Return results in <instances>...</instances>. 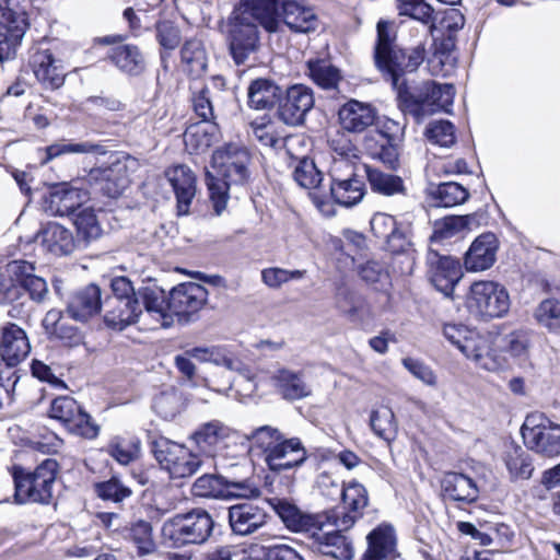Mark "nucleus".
<instances>
[{
    "instance_id": "nucleus-1",
    "label": "nucleus",
    "mask_w": 560,
    "mask_h": 560,
    "mask_svg": "<svg viewBox=\"0 0 560 560\" xmlns=\"http://www.w3.org/2000/svg\"><path fill=\"white\" fill-rule=\"evenodd\" d=\"M269 503L289 530L308 535L320 553L338 560L352 559V544L341 534L345 529L337 527L335 511L310 514L278 498L270 499Z\"/></svg>"
},
{
    "instance_id": "nucleus-2",
    "label": "nucleus",
    "mask_w": 560,
    "mask_h": 560,
    "mask_svg": "<svg viewBox=\"0 0 560 560\" xmlns=\"http://www.w3.org/2000/svg\"><path fill=\"white\" fill-rule=\"evenodd\" d=\"M272 472L281 474L300 468L308 458L307 450L298 436L287 438L272 425H261L246 436Z\"/></svg>"
},
{
    "instance_id": "nucleus-3",
    "label": "nucleus",
    "mask_w": 560,
    "mask_h": 560,
    "mask_svg": "<svg viewBox=\"0 0 560 560\" xmlns=\"http://www.w3.org/2000/svg\"><path fill=\"white\" fill-rule=\"evenodd\" d=\"M377 40L374 49L376 67L387 77L394 89L399 93V86L407 88L405 81H400L405 72H413L423 62L425 49L418 45L408 55L399 49L396 44V34L390 23L380 21L376 25Z\"/></svg>"
},
{
    "instance_id": "nucleus-4",
    "label": "nucleus",
    "mask_w": 560,
    "mask_h": 560,
    "mask_svg": "<svg viewBox=\"0 0 560 560\" xmlns=\"http://www.w3.org/2000/svg\"><path fill=\"white\" fill-rule=\"evenodd\" d=\"M443 336L480 369L487 371L499 369V357L489 334H482L464 324L450 323L443 326Z\"/></svg>"
},
{
    "instance_id": "nucleus-5",
    "label": "nucleus",
    "mask_w": 560,
    "mask_h": 560,
    "mask_svg": "<svg viewBox=\"0 0 560 560\" xmlns=\"http://www.w3.org/2000/svg\"><path fill=\"white\" fill-rule=\"evenodd\" d=\"M213 525L207 511L196 509L166 520L161 528V537L166 546L174 548L201 545L211 536Z\"/></svg>"
},
{
    "instance_id": "nucleus-6",
    "label": "nucleus",
    "mask_w": 560,
    "mask_h": 560,
    "mask_svg": "<svg viewBox=\"0 0 560 560\" xmlns=\"http://www.w3.org/2000/svg\"><path fill=\"white\" fill-rule=\"evenodd\" d=\"M454 95L455 88L452 84L428 81L416 94L410 93L407 88L399 86L397 97L400 108L413 116L417 121H421L439 110L448 112L453 105Z\"/></svg>"
},
{
    "instance_id": "nucleus-7",
    "label": "nucleus",
    "mask_w": 560,
    "mask_h": 560,
    "mask_svg": "<svg viewBox=\"0 0 560 560\" xmlns=\"http://www.w3.org/2000/svg\"><path fill=\"white\" fill-rule=\"evenodd\" d=\"M57 471L58 463L54 458L43 460L33 471L14 467L15 500L19 503H49Z\"/></svg>"
},
{
    "instance_id": "nucleus-8",
    "label": "nucleus",
    "mask_w": 560,
    "mask_h": 560,
    "mask_svg": "<svg viewBox=\"0 0 560 560\" xmlns=\"http://www.w3.org/2000/svg\"><path fill=\"white\" fill-rule=\"evenodd\" d=\"M469 312L485 320L501 318L508 314L511 301L508 290L494 281H475L466 299Z\"/></svg>"
},
{
    "instance_id": "nucleus-9",
    "label": "nucleus",
    "mask_w": 560,
    "mask_h": 560,
    "mask_svg": "<svg viewBox=\"0 0 560 560\" xmlns=\"http://www.w3.org/2000/svg\"><path fill=\"white\" fill-rule=\"evenodd\" d=\"M21 0L0 3V62L13 60L28 28L26 10Z\"/></svg>"
},
{
    "instance_id": "nucleus-10",
    "label": "nucleus",
    "mask_w": 560,
    "mask_h": 560,
    "mask_svg": "<svg viewBox=\"0 0 560 560\" xmlns=\"http://www.w3.org/2000/svg\"><path fill=\"white\" fill-rule=\"evenodd\" d=\"M152 452L161 468L171 478H188L202 465L200 457L185 445L160 436L152 442Z\"/></svg>"
},
{
    "instance_id": "nucleus-11",
    "label": "nucleus",
    "mask_w": 560,
    "mask_h": 560,
    "mask_svg": "<svg viewBox=\"0 0 560 560\" xmlns=\"http://www.w3.org/2000/svg\"><path fill=\"white\" fill-rule=\"evenodd\" d=\"M521 431L528 448L546 457L560 455V425L551 423L542 413L528 415Z\"/></svg>"
},
{
    "instance_id": "nucleus-12",
    "label": "nucleus",
    "mask_w": 560,
    "mask_h": 560,
    "mask_svg": "<svg viewBox=\"0 0 560 560\" xmlns=\"http://www.w3.org/2000/svg\"><path fill=\"white\" fill-rule=\"evenodd\" d=\"M359 167L345 159H335L330 176V192L335 201L343 207H352L364 196V183Z\"/></svg>"
},
{
    "instance_id": "nucleus-13",
    "label": "nucleus",
    "mask_w": 560,
    "mask_h": 560,
    "mask_svg": "<svg viewBox=\"0 0 560 560\" xmlns=\"http://www.w3.org/2000/svg\"><path fill=\"white\" fill-rule=\"evenodd\" d=\"M250 153L244 145L229 143L212 154V167L233 185H245L250 179Z\"/></svg>"
},
{
    "instance_id": "nucleus-14",
    "label": "nucleus",
    "mask_w": 560,
    "mask_h": 560,
    "mask_svg": "<svg viewBox=\"0 0 560 560\" xmlns=\"http://www.w3.org/2000/svg\"><path fill=\"white\" fill-rule=\"evenodd\" d=\"M48 415L73 434L86 439H94L98 434V427L72 397L55 398L50 404Z\"/></svg>"
},
{
    "instance_id": "nucleus-15",
    "label": "nucleus",
    "mask_w": 560,
    "mask_h": 560,
    "mask_svg": "<svg viewBox=\"0 0 560 560\" xmlns=\"http://www.w3.org/2000/svg\"><path fill=\"white\" fill-rule=\"evenodd\" d=\"M315 103L313 90L304 84H294L280 95L278 115L289 126H300Z\"/></svg>"
},
{
    "instance_id": "nucleus-16",
    "label": "nucleus",
    "mask_w": 560,
    "mask_h": 560,
    "mask_svg": "<svg viewBox=\"0 0 560 560\" xmlns=\"http://www.w3.org/2000/svg\"><path fill=\"white\" fill-rule=\"evenodd\" d=\"M282 0H242L236 21L260 25L268 33L280 30L279 8Z\"/></svg>"
},
{
    "instance_id": "nucleus-17",
    "label": "nucleus",
    "mask_w": 560,
    "mask_h": 560,
    "mask_svg": "<svg viewBox=\"0 0 560 560\" xmlns=\"http://www.w3.org/2000/svg\"><path fill=\"white\" fill-rule=\"evenodd\" d=\"M428 277L435 289L448 296L460 280L463 272L457 259L430 250L427 255Z\"/></svg>"
},
{
    "instance_id": "nucleus-18",
    "label": "nucleus",
    "mask_w": 560,
    "mask_h": 560,
    "mask_svg": "<svg viewBox=\"0 0 560 560\" xmlns=\"http://www.w3.org/2000/svg\"><path fill=\"white\" fill-rule=\"evenodd\" d=\"M171 311L179 320H189L208 301L207 289L196 282H184L171 291Z\"/></svg>"
},
{
    "instance_id": "nucleus-19",
    "label": "nucleus",
    "mask_w": 560,
    "mask_h": 560,
    "mask_svg": "<svg viewBox=\"0 0 560 560\" xmlns=\"http://www.w3.org/2000/svg\"><path fill=\"white\" fill-rule=\"evenodd\" d=\"M88 192L68 183L55 185L44 200V209L50 215L66 217L74 213L86 201Z\"/></svg>"
},
{
    "instance_id": "nucleus-20",
    "label": "nucleus",
    "mask_w": 560,
    "mask_h": 560,
    "mask_svg": "<svg viewBox=\"0 0 560 560\" xmlns=\"http://www.w3.org/2000/svg\"><path fill=\"white\" fill-rule=\"evenodd\" d=\"M32 71L38 83L46 90H58L66 81V72L60 59L48 50L35 51L30 60Z\"/></svg>"
},
{
    "instance_id": "nucleus-21",
    "label": "nucleus",
    "mask_w": 560,
    "mask_h": 560,
    "mask_svg": "<svg viewBox=\"0 0 560 560\" xmlns=\"http://www.w3.org/2000/svg\"><path fill=\"white\" fill-rule=\"evenodd\" d=\"M499 249L495 234L488 232L479 235L465 254L464 266L467 271H485L493 266Z\"/></svg>"
},
{
    "instance_id": "nucleus-22",
    "label": "nucleus",
    "mask_w": 560,
    "mask_h": 560,
    "mask_svg": "<svg viewBox=\"0 0 560 560\" xmlns=\"http://www.w3.org/2000/svg\"><path fill=\"white\" fill-rule=\"evenodd\" d=\"M165 176L175 197L178 215H186L196 195V176L186 165H175L166 170Z\"/></svg>"
},
{
    "instance_id": "nucleus-23",
    "label": "nucleus",
    "mask_w": 560,
    "mask_h": 560,
    "mask_svg": "<svg viewBox=\"0 0 560 560\" xmlns=\"http://www.w3.org/2000/svg\"><path fill=\"white\" fill-rule=\"evenodd\" d=\"M266 511L253 503L232 505L229 509V522L234 534L247 536L256 533L267 524Z\"/></svg>"
},
{
    "instance_id": "nucleus-24",
    "label": "nucleus",
    "mask_w": 560,
    "mask_h": 560,
    "mask_svg": "<svg viewBox=\"0 0 560 560\" xmlns=\"http://www.w3.org/2000/svg\"><path fill=\"white\" fill-rule=\"evenodd\" d=\"M341 499L343 508L347 510V512L337 514V520H335V523L340 529H349L362 515V511L368 506V491L363 485L352 480L343 486Z\"/></svg>"
},
{
    "instance_id": "nucleus-25",
    "label": "nucleus",
    "mask_w": 560,
    "mask_h": 560,
    "mask_svg": "<svg viewBox=\"0 0 560 560\" xmlns=\"http://www.w3.org/2000/svg\"><path fill=\"white\" fill-rule=\"evenodd\" d=\"M366 539L368 549L362 560H394L398 557L396 532L390 524H380Z\"/></svg>"
},
{
    "instance_id": "nucleus-26",
    "label": "nucleus",
    "mask_w": 560,
    "mask_h": 560,
    "mask_svg": "<svg viewBox=\"0 0 560 560\" xmlns=\"http://www.w3.org/2000/svg\"><path fill=\"white\" fill-rule=\"evenodd\" d=\"M31 346L25 331L15 324H10L2 329L0 343V362L8 366H16L30 353Z\"/></svg>"
},
{
    "instance_id": "nucleus-27",
    "label": "nucleus",
    "mask_w": 560,
    "mask_h": 560,
    "mask_svg": "<svg viewBox=\"0 0 560 560\" xmlns=\"http://www.w3.org/2000/svg\"><path fill=\"white\" fill-rule=\"evenodd\" d=\"M103 307L105 324L118 330L135 324L142 314L138 299H106Z\"/></svg>"
},
{
    "instance_id": "nucleus-28",
    "label": "nucleus",
    "mask_w": 560,
    "mask_h": 560,
    "mask_svg": "<svg viewBox=\"0 0 560 560\" xmlns=\"http://www.w3.org/2000/svg\"><path fill=\"white\" fill-rule=\"evenodd\" d=\"M259 37L254 23L236 21L230 38V51L236 65H244L249 56L258 49Z\"/></svg>"
},
{
    "instance_id": "nucleus-29",
    "label": "nucleus",
    "mask_w": 560,
    "mask_h": 560,
    "mask_svg": "<svg viewBox=\"0 0 560 560\" xmlns=\"http://www.w3.org/2000/svg\"><path fill=\"white\" fill-rule=\"evenodd\" d=\"M341 128L349 132H362L376 120V109L368 103L350 100L338 110Z\"/></svg>"
},
{
    "instance_id": "nucleus-30",
    "label": "nucleus",
    "mask_w": 560,
    "mask_h": 560,
    "mask_svg": "<svg viewBox=\"0 0 560 560\" xmlns=\"http://www.w3.org/2000/svg\"><path fill=\"white\" fill-rule=\"evenodd\" d=\"M371 231L385 242L392 253H401L409 245L406 232L397 224L394 217L386 213H375L371 219Z\"/></svg>"
},
{
    "instance_id": "nucleus-31",
    "label": "nucleus",
    "mask_w": 560,
    "mask_h": 560,
    "mask_svg": "<svg viewBox=\"0 0 560 560\" xmlns=\"http://www.w3.org/2000/svg\"><path fill=\"white\" fill-rule=\"evenodd\" d=\"M280 20L292 32L308 33L317 27V15L313 8L299 0H282Z\"/></svg>"
},
{
    "instance_id": "nucleus-32",
    "label": "nucleus",
    "mask_w": 560,
    "mask_h": 560,
    "mask_svg": "<svg viewBox=\"0 0 560 560\" xmlns=\"http://www.w3.org/2000/svg\"><path fill=\"white\" fill-rule=\"evenodd\" d=\"M43 247L56 255L71 254L75 248V240L72 232L57 222H48L36 235Z\"/></svg>"
},
{
    "instance_id": "nucleus-33",
    "label": "nucleus",
    "mask_w": 560,
    "mask_h": 560,
    "mask_svg": "<svg viewBox=\"0 0 560 560\" xmlns=\"http://www.w3.org/2000/svg\"><path fill=\"white\" fill-rule=\"evenodd\" d=\"M141 307L162 327H170L174 322L171 311V293L166 298L165 291L159 287H147L139 292Z\"/></svg>"
},
{
    "instance_id": "nucleus-34",
    "label": "nucleus",
    "mask_w": 560,
    "mask_h": 560,
    "mask_svg": "<svg viewBox=\"0 0 560 560\" xmlns=\"http://www.w3.org/2000/svg\"><path fill=\"white\" fill-rule=\"evenodd\" d=\"M103 306L101 289L95 284H89L72 295L67 311L73 319L85 322L98 314Z\"/></svg>"
},
{
    "instance_id": "nucleus-35",
    "label": "nucleus",
    "mask_w": 560,
    "mask_h": 560,
    "mask_svg": "<svg viewBox=\"0 0 560 560\" xmlns=\"http://www.w3.org/2000/svg\"><path fill=\"white\" fill-rule=\"evenodd\" d=\"M442 495L446 500L471 503L478 499V487L468 476L447 472L441 481Z\"/></svg>"
},
{
    "instance_id": "nucleus-36",
    "label": "nucleus",
    "mask_w": 560,
    "mask_h": 560,
    "mask_svg": "<svg viewBox=\"0 0 560 560\" xmlns=\"http://www.w3.org/2000/svg\"><path fill=\"white\" fill-rule=\"evenodd\" d=\"M399 16L415 20L428 27L430 36L438 39L436 15L433 7L425 0H394Z\"/></svg>"
},
{
    "instance_id": "nucleus-37",
    "label": "nucleus",
    "mask_w": 560,
    "mask_h": 560,
    "mask_svg": "<svg viewBox=\"0 0 560 560\" xmlns=\"http://www.w3.org/2000/svg\"><path fill=\"white\" fill-rule=\"evenodd\" d=\"M502 459L512 480H526L532 477L534 471L532 457L522 446L513 443L508 444Z\"/></svg>"
},
{
    "instance_id": "nucleus-38",
    "label": "nucleus",
    "mask_w": 560,
    "mask_h": 560,
    "mask_svg": "<svg viewBox=\"0 0 560 560\" xmlns=\"http://www.w3.org/2000/svg\"><path fill=\"white\" fill-rule=\"evenodd\" d=\"M218 140V128L212 122H197L184 132V143L190 153L207 151Z\"/></svg>"
},
{
    "instance_id": "nucleus-39",
    "label": "nucleus",
    "mask_w": 560,
    "mask_h": 560,
    "mask_svg": "<svg viewBox=\"0 0 560 560\" xmlns=\"http://www.w3.org/2000/svg\"><path fill=\"white\" fill-rule=\"evenodd\" d=\"M281 89L272 81L257 79L248 88V105L255 109L271 108L279 103Z\"/></svg>"
},
{
    "instance_id": "nucleus-40",
    "label": "nucleus",
    "mask_w": 560,
    "mask_h": 560,
    "mask_svg": "<svg viewBox=\"0 0 560 560\" xmlns=\"http://www.w3.org/2000/svg\"><path fill=\"white\" fill-rule=\"evenodd\" d=\"M182 62L185 71L191 77L199 78L208 67V57L201 40L191 38L185 42L182 51Z\"/></svg>"
},
{
    "instance_id": "nucleus-41",
    "label": "nucleus",
    "mask_w": 560,
    "mask_h": 560,
    "mask_svg": "<svg viewBox=\"0 0 560 560\" xmlns=\"http://www.w3.org/2000/svg\"><path fill=\"white\" fill-rule=\"evenodd\" d=\"M361 168L364 171L373 191L384 196L405 194L406 188L401 177L384 173L369 165H362Z\"/></svg>"
},
{
    "instance_id": "nucleus-42",
    "label": "nucleus",
    "mask_w": 560,
    "mask_h": 560,
    "mask_svg": "<svg viewBox=\"0 0 560 560\" xmlns=\"http://www.w3.org/2000/svg\"><path fill=\"white\" fill-rule=\"evenodd\" d=\"M96 173L102 180V191L110 198L120 196L129 185L127 167L122 163H115L109 167L97 170Z\"/></svg>"
},
{
    "instance_id": "nucleus-43",
    "label": "nucleus",
    "mask_w": 560,
    "mask_h": 560,
    "mask_svg": "<svg viewBox=\"0 0 560 560\" xmlns=\"http://www.w3.org/2000/svg\"><path fill=\"white\" fill-rule=\"evenodd\" d=\"M276 386L285 399L296 400L311 394L310 387L303 381L302 374L288 369H281L273 376Z\"/></svg>"
},
{
    "instance_id": "nucleus-44",
    "label": "nucleus",
    "mask_w": 560,
    "mask_h": 560,
    "mask_svg": "<svg viewBox=\"0 0 560 560\" xmlns=\"http://www.w3.org/2000/svg\"><path fill=\"white\" fill-rule=\"evenodd\" d=\"M104 145L91 141L74 142L61 140L46 148V159L43 163H47L66 154H105Z\"/></svg>"
},
{
    "instance_id": "nucleus-45",
    "label": "nucleus",
    "mask_w": 560,
    "mask_h": 560,
    "mask_svg": "<svg viewBox=\"0 0 560 560\" xmlns=\"http://www.w3.org/2000/svg\"><path fill=\"white\" fill-rule=\"evenodd\" d=\"M231 429L221 421L212 420L203 423L192 434V440L206 453H211V447L230 438Z\"/></svg>"
},
{
    "instance_id": "nucleus-46",
    "label": "nucleus",
    "mask_w": 560,
    "mask_h": 560,
    "mask_svg": "<svg viewBox=\"0 0 560 560\" xmlns=\"http://www.w3.org/2000/svg\"><path fill=\"white\" fill-rule=\"evenodd\" d=\"M141 442L137 436H114L107 444V453L119 464L128 465L139 457Z\"/></svg>"
},
{
    "instance_id": "nucleus-47",
    "label": "nucleus",
    "mask_w": 560,
    "mask_h": 560,
    "mask_svg": "<svg viewBox=\"0 0 560 560\" xmlns=\"http://www.w3.org/2000/svg\"><path fill=\"white\" fill-rule=\"evenodd\" d=\"M430 196L436 206L451 208L464 203L469 198V192L458 183L445 182L431 187Z\"/></svg>"
},
{
    "instance_id": "nucleus-48",
    "label": "nucleus",
    "mask_w": 560,
    "mask_h": 560,
    "mask_svg": "<svg viewBox=\"0 0 560 560\" xmlns=\"http://www.w3.org/2000/svg\"><path fill=\"white\" fill-rule=\"evenodd\" d=\"M308 75L315 84L324 90H335L342 80L340 71L326 60H308Z\"/></svg>"
},
{
    "instance_id": "nucleus-49",
    "label": "nucleus",
    "mask_w": 560,
    "mask_h": 560,
    "mask_svg": "<svg viewBox=\"0 0 560 560\" xmlns=\"http://www.w3.org/2000/svg\"><path fill=\"white\" fill-rule=\"evenodd\" d=\"M110 59L122 71L138 73L143 68V58L137 46L120 45L112 49Z\"/></svg>"
},
{
    "instance_id": "nucleus-50",
    "label": "nucleus",
    "mask_w": 560,
    "mask_h": 560,
    "mask_svg": "<svg viewBox=\"0 0 560 560\" xmlns=\"http://www.w3.org/2000/svg\"><path fill=\"white\" fill-rule=\"evenodd\" d=\"M79 242L90 243L101 237L103 230L95 211L91 208L80 210L74 219Z\"/></svg>"
},
{
    "instance_id": "nucleus-51",
    "label": "nucleus",
    "mask_w": 560,
    "mask_h": 560,
    "mask_svg": "<svg viewBox=\"0 0 560 560\" xmlns=\"http://www.w3.org/2000/svg\"><path fill=\"white\" fill-rule=\"evenodd\" d=\"M293 178L299 186L305 189L317 188L323 176L313 160L308 158L298 159L293 167Z\"/></svg>"
},
{
    "instance_id": "nucleus-52",
    "label": "nucleus",
    "mask_w": 560,
    "mask_h": 560,
    "mask_svg": "<svg viewBox=\"0 0 560 560\" xmlns=\"http://www.w3.org/2000/svg\"><path fill=\"white\" fill-rule=\"evenodd\" d=\"M370 424L373 432L384 440L389 441L396 433L395 416L388 407H381L373 410Z\"/></svg>"
},
{
    "instance_id": "nucleus-53",
    "label": "nucleus",
    "mask_w": 560,
    "mask_h": 560,
    "mask_svg": "<svg viewBox=\"0 0 560 560\" xmlns=\"http://www.w3.org/2000/svg\"><path fill=\"white\" fill-rule=\"evenodd\" d=\"M208 354V362H211L215 365H222L230 371H236L240 373L242 377H244L248 382H253L254 374L252 370L238 359L228 354V352L224 349L218 347H210Z\"/></svg>"
},
{
    "instance_id": "nucleus-54",
    "label": "nucleus",
    "mask_w": 560,
    "mask_h": 560,
    "mask_svg": "<svg viewBox=\"0 0 560 560\" xmlns=\"http://www.w3.org/2000/svg\"><path fill=\"white\" fill-rule=\"evenodd\" d=\"M474 221V215L445 217L435 222L433 235L440 240L450 238L456 233L469 228Z\"/></svg>"
},
{
    "instance_id": "nucleus-55",
    "label": "nucleus",
    "mask_w": 560,
    "mask_h": 560,
    "mask_svg": "<svg viewBox=\"0 0 560 560\" xmlns=\"http://www.w3.org/2000/svg\"><path fill=\"white\" fill-rule=\"evenodd\" d=\"M182 397L175 389H170L158 395L153 402L155 412L163 419L171 420L182 409Z\"/></svg>"
},
{
    "instance_id": "nucleus-56",
    "label": "nucleus",
    "mask_w": 560,
    "mask_h": 560,
    "mask_svg": "<svg viewBox=\"0 0 560 560\" xmlns=\"http://www.w3.org/2000/svg\"><path fill=\"white\" fill-rule=\"evenodd\" d=\"M94 490L102 500L115 503L121 502L131 495V490L116 477L95 483Z\"/></svg>"
},
{
    "instance_id": "nucleus-57",
    "label": "nucleus",
    "mask_w": 560,
    "mask_h": 560,
    "mask_svg": "<svg viewBox=\"0 0 560 560\" xmlns=\"http://www.w3.org/2000/svg\"><path fill=\"white\" fill-rule=\"evenodd\" d=\"M537 320L550 331H560V301L547 299L536 310Z\"/></svg>"
},
{
    "instance_id": "nucleus-58",
    "label": "nucleus",
    "mask_w": 560,
    "mask_h": 560,
    "mask_svg": "<svg viewBox=\"0 0 560 560\" xmlns=\"http://www.w3.org/2000/svg\"><path fill=\"white\" fill-rule=\"evenodd\" d=\"M130 538L138 549L140 556H147L155 550V542L152 537V526L145 521H139L130 528Z\"/></svg>"
},
{
    "instance_id": "nucleus-59",
    "label": "nucleus",
    "mask_w": 560,
    "mask_h": 560,
    "mask_svg": "<svg viewBox=\"0 0 560 560\" xmlns=\"http://www.w3.org/2000/svg\"><path fill=\"white\" fill-rule=\"evenodd\" d=\"M530 348V334L526 329L511 331L504 337V349L514 358L527 359Z\"/></svg>"
},
{
    "instance_id": "nucleus-60",
    "label": "nucleus",
    "mask_w": 560,
    "mask_h": 560,
    "mask_svg": "<svg viewBox=\"0 0 560 560\" xmlns=\"http://www.w3.org/2000/svg\"><path fill=\"white\" fill-rule=\"evenodd\" d=\"M438 35L441 33L448 39H453L455 34L465 25V16L455 8L446 9L442 12V18L438 21Z\"/></svg>"
},
{
    "instance_id": "nucleus-61",
    "label": "nucleus",
    "mask_w": 560,
    "mask_h": 560,
    "mask_svg": "<svg viewBox=\"0 0 560 560\" xmlns=\"http://www.w3.org/2000/svg\"><path fill=\"white\" fill-rule=\"evenodd\" d=\"M304 275L305 270H288L284 268L271 267L261 271V280L267 287L277 289L290 280L302 279Z\"/></svg>"
},
{
    "instance_id": "nucleus-62",
    "label": "nucleus",
    "mask_w": 560,
    "mask_h": 560,
    "mask_svg": "<svg viewBox=\"0 0 560 560\" xmlns=\"http://www.w3.org/2000/svg\"><path fill=\"white\" fill-rule=\"evenodd\" d=\"M233 185L225 178L220 179L207 173V186L210 194V199L213 202L214 211L218 215L225 209L228 202V189Z\"/></svg>"
},
{
    "instance_id": "nucleus-63",
    "label": "nucleus",
    "mask_w": 560,
    "mask_h": 560,
    "mask_svg": "<svg viewBox=\"0 0 560 560\" xmlns=\"http://www.w3.org/2000/svg\"><path fill=\"white\" fill-rule=\"evenodd\" d=\"M223 485V477L205 474L194 482L192 492L195 495L201 498H215L222 494Z\"/></svg>"
},
{
    "instance_id": "nucleus-64",
    "label": "nucleus",
    "mask_w": 560,
    "mask_h": 560,
    "mask_svg": "<svg viewBox=\"0 0 560 560\" xmlns=\"http://www.w3.org/2000/svg\"><path fill=\"white\" fill-rule=\"evenodd\" d=\"M430 141L441 147L448 148L455 143V128L446 120L434 121L427 130Z\"/></svg>"
}]
</instances>
